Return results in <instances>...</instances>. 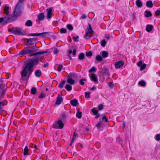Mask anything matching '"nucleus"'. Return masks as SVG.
Listing matches in <instances>:
<instances>
[{"label":"nucleus","instance_id":"1","mask_svg":"<svg viewBox=\"0 0 160 160\" xmlns=\"http://www.w3.org/2000/svg\"><path fill=\"white\" fill-rule=\"evenodd\" d=\"M42 56L37 57L35 58L30 60L23 67V70L20 72L22 79L23 81L28 80L33 71L34 66L37 65L41 61Z\"/></svg>","mask_w":160,"mask_h":160},{"label":"nucleus","instance_id":"2","mask_svg":"<svg viewBox=\"0 0 160 160\" xmlns=\"http://www.w3.org/2000/svg\"><path fill=\"white\" fill-rule=\"evenodd\" d=\"M19 2L16 5L12 14L8 15L11 22L16 20L22 14V11L20 8Z\"/></svg>","mask_w":160,"mask_h":160},{"label":"nucleus","instance_id":"3","mask_svg":"<svg viewBox=\"0 0 160 160\" xmlns=\"http://www.w3.org/2000/svg\"><path fill=\"white\" fill-rule=\"evenodd\" d=\"M38 48L39 47H37L36 45L28 47V49H25L22 50L21 52L19 53V54L22 55L32 53L37 50Z\"/></svg>","mask_w":160,"mask_h":160},{"label":"nucleus","instance_id":"4","mask_svg":"<svg viewBox=\"0 0 160 160\" xmlns=\"http://www.w3.org/2000/svg\"><path fill=\"white\" fill-rule=\"evenodd\" d=\"M88 27H87L85 30V34L84 38L86 39H89L91 37L93 34L94 32L92 29L91 26L90 24H88Z\"/></svg>","mask_w":160,"mask_h":160},{"label":"nucleus","instance_id":"5","mask_svg":"<svg viewBox=\"0 0 160 160\" xmlns=\"http://www.w3.org/2000/svg\"><path fill=\"white\" fill-rule=\"evenodd\" d=\"M8 31L17 35H24L25 34L22 32V29L20 28L15 27L8 29Z\"/></svg>","mask_w":160,"mask_h":160},{"label":"nucleus","instance_id":"6","mask_svg":"<svg viewBox=\"0 0 160 160\" xmlns=\"http://www.w3.org/2000/svg\"><path fill=\"white\" fill-rule=\"evenodd\" d=\"M11 22L8 16L0 18V24L5 25L7 23Z\"/></svg>","mask_w":160,"mask_h":160},{"label":"nucleus","instance_id":"7","mask_svg":"<svg viewBox=\"0 0 160 160\" xmlns=\"http://www.w3.org/2000/svg\"><path fill=\"white\" fill-rule=\"evenodd\" d=\"M64 124L61 120H58L57 123L53 124L52 128H54L62 129L64 127Z\"/></svg>","mask_w":160,"mask_h":160},{"label":"nucleus","instance_id":"8","mask_svg":"<svg viewBox=\"0 0 160 160\" xmlns=\"http://www.w3.org/2000/svg\"><path fill=\"white\" fill-rule=\"evenodd\" d=\"M26 41L27 42V45L33 44L37 42V39L36 38L27 39L26 40Z\"/></svg>","mask_w":160,"mask_h":160},{"label":"nucleus","instance_id":"9","mask_svg":"<svg viewBox=\"0 0 160 160\" xmlns=\"http://www.w3.org/2000/svg\"><path fill=\"white\" fill-rule=\"evenodd\" d=\"M62 95V93L58 94V96L56 98V101L55 103L56 105H59L63 101V98L61 96Z\"/></svg>","mask_w":160,"mask_h":160},{"label":"nucleus","instance_id":"10","mask_svg":"<svg viewBox=\"0 0 160 160\" xmlns=\"http://www.w3.org/2000/svg\"><path fill=\"white\" fill-rule=\"evenodd\" d=\"M124 62L122 60H120L115 63V66L116 68L118 69L122 67L124 65Z\"/></svg>","mask_w":160,"mask_h":160},{"label":"nucleus","instance_id":"11","mask_svg":"<svg viewBox=\"0 0 160 160\" xmlns=\"http://www.w3.org/2000/svg\"><path fill=\"white\" fill-rule=\"evenodd\" d=\"M72 75L71 74L68 76V78H68L67 82L70 84L73 85L75 83V81L72 78Z\"/></svg>","mask_w":160,"mask_h":160},{"label":"nucleus","instance_id":"12","mask_svg":"<svg viewBox=\"0 0 160 160\" xmlns=\"http://www.w3.org/2000/svg\"><path fill=\"white\" fill-rule=\"evenodd\" d=\"M52 9L51 8H48L47 9V18L48 19L51 18L52 14Z\"/></svg>","mask_w":160,"mask_h":160},{"label":"nucleus","instance_id":"13","mask_svg":"<svg viewBox=\"0 0 160 160\" xmlns=\"http://www.w3.org/2000/svg\"><path fill=\"white\" fill-rule=\"evenodd\" d=\"M101 73L105 76L109 77L110 75L109 70L107 68H104L101 71Z\"/></svg>","mask_w":160,"mask_h":160},{"label":"nucleus","instance_id":"14","mask_svg":"<svg viewBox=\"0 0 160 160\" xmlns=\"http://www.w3.org/2000/svg\"><path fill=\"white\" fill-rule=\"evenodd\" d=\"M49 33V32H44L41 33H32L30 35V36H39L41 35H42V37H45V36L44 35L45 34L47 33L48 34Z\"/></svg>","mask_w":160,"mask_h":160},{"label":"nucleus","instance_id":"15","mask_svg":"<svg viewBox=\"0 0 160 160\" xmlns=\"http://www.w3.org/2000/svg\"><path fill=\"white\" fill-rule=\"evenodd\" d=\"M90 78L92 81H93L95 82H98L97 78L96 76L93 73H91V76H90Z\"/></svg>","mask_w":160,"mask_h":160},{"label":"nucleus","instance_id":"16","mask_svg":"<svg viewBox=\"0 0 160 160\" xmlns=\"http://www.w3.org/2000/svg\"><path fill=\"white\" fill-rule=\"evenodd\" d=\"M92 112L94 115H96L95 118H98L99 116V114L98 113V111L96 110L94 108H93L92 110Z\"/></svg>","mask_w":160,"mask_h":160},{"label":"nucleus","instance_id":"17","mask_svg":"<svg viewBox=\"0 0 160 160\" xmlns=\"http://www.w3.org/2000/svg\"><path fill=\"white\" fill-rule=\"evenodd\" d=\"M48 52V51H43V52H36L30 54H29V56L30 57H32L33 56H36L38 54H41L46 53L47 52Z\"/></svg>","mask_w":160,"mask_h":160},{"label":"nucleus","instance_id":"18","mask_svg":"<svg viewBox=\"0 0 160 160\" xmlns=\"http://www.w3.org/2000/svg\"><path fill=\"white\" fill-rule=\"evenodd\" d=\"M5 89H0V100H1L5 95Z\"/></svg>","mask_w":160,"mask_h":160},{"label":"nucleus","instance_id":"19","mask_svg":"<svg viewBox=\"0 0 160 160\" xmlns=\"http://www.w3.org/2000/svg\"><path fill=\"white\" fill-rule=\"evenodd\" d=\"M70 103L73 106H76L78 104V101L76 99L72 100L70 101Z\"/></svg>","mask_w":160,"mask_h":160},{"label":"nucleus","instance_id":"20","mask_svg":"<svg viewBox=\"0 0 160 160\" xmlns=\"http://www.w3.org/2000/svg\"><path fill=\"white\" fill-rule=\"evenodd\" d=\"M9 7L8 6H5L4 8L3 13L6 15L7 16H8L9 15V12L8 11Z\"/></svg>","mask_w":160,"mask_h":160},{"label":"nucleus","instance_id":"21","mask_svg":"<svg viewBox=\"0 0 160 160\" xmlns=\"http://www.w3.org/2000/svg\"><path fill=\"white\" fill-rule=\"evenodd\" d=\"M77 112L76 114V117L78 118H81L82 117V112H80V109L79 108H78L77 109Z\"/></svg>","mask_w":160,"mask_h":160},{"label":"nucleus","instance_id":"22","mask_svg":"<svg viewBox=\"0 0 160 160\" xmlns=\"http://www.w3.org/2000/svg\"><path fill=\"white\" fill-rule=\"evenodd\" d=\"M45 16L43 13H40L38 16V18L39 20L42 21L44 18Z\"/></svg>","mask_w":160,"mask_h":160},{"label":"nucleus","instance_id":"23","mask_svg":"<svg viewBox=\"0 0 160 160\" xmlns=\"http://www.w3.org/2000/svg\"><path fill=\"white\" fill-rule=\"evenodd\" d=\"M153 27L152 25H148L146 26V30L148 32H150L152 30Z\"/></svg>","mask_w":160,"mask_h":160},{"label":"nucleus","instance_id":"24","mask_svg":"<svg viewBox=\"0 0 160 160\" xmlns=\"http://www.w3.org/2000/svg\"><path fill=\"white\" fill-rule=\"evenodd\" d=\"M42 74L41 71L40 70H37L35 72V75L37 77H40Z\"/></svg>","mask_w":160,"mask_h":160},{"label":"nucleus","instance_id":"25","mask_svg":"<svg viewBox=\"0 0 160 160\" xmlns=\"http://www.w3.org/2000/svg\"><path fill=\"white\" fill-rule=\"evenodd\" d=\"M146 6L149 8H151L153 6L152 2L151 0L148 1L146 4Z\"/></svg>","mask_w":160,"mask_h":160},{"label":"nucleus","instance_id":"26","mask_svg":"<svg viewBox=\"0 0 160 160\" xmlns=\"http://www.w3.org/2000/svg\"><path fill=\"white\" fill-rule=\"evenodd\" d=\"M7 104V101L4 100L2 102H0V110L2 108V107Z\"/></svg>","mask_w":160,"mask_h":160},{"label":"nucleus","instance_id":"27","mask_svg":"<svg viewBox=\"0 0 160 160\" xmlns=\"http://www.w3.org/2000/svg\"><path fill=\"white\" fill-rule=\"evenodd\" d=\"M29 149L28 148L27 146H26L24 148L23 152V155L24 156H26L27 155H28V152L29 151Z\"/></svg>","mask_w":160,"mask_h":160},{"label":"nucleus","instance_id":"28","mask_svg":"<svg viewBox=\"0 0 160 160\" xmlns=\"http://www.w3.org/2000/svg\"><path fill=\"white\" fill-rule=\"evenodd\" d=\"M145 13L146 14L144 15L146 17H150L152 15L150 11L146 10L145 11Z\"/></svg>","mask_w":160,"mask_h":160},{"label":"nucleus","instance_id":"29","mask_svg":"<svg viewBox=\"0 0 160 160\" xmlns=\"http://www.w3.org/2000/svg\"><path fill=\"white\" fill-rule=\"evenodd\" d=\"M32 23L31 20H27L25 23V25L28 27H31L32 26Z\"/></svg>","mask_w":160,"mask_h":160},{"label":"nucleus","instance_id":"30","mask_svg":"<svg viewBox=\"0 0 160 160\" xmlns=\"http://www.w3.org/2000/svg\"><path fill=\"white\" fill-rule=\"evenodd\" d=\"M136 4L138 7H141L142 6V3L140 0H137L136 2Z\"/></svg>","mask_w":160,"mask_h":160},{"label":"nucleus","instance_id":"31","mask_svg":"<svg viewBox=\"0 0 160 160\" xmlns=\"http://www.w3.org/2000/svg\"><path fill=\"white\" fill-rule=\"evenodd\" d=\"M102 55L103 58H106L108 57V54L107 52L103 51L102 53Z\"/></svg>","mask_w":160,"mask_h":160},{"label":"nucleus","instance_id":"32","mask_svg":"<svg viewBox=\"0 0 160 160\" xmlns=\"http://www.w3.org/2000/svg\"><path fill=\"white\" fill-rule=\"evenodd\" d=\"M96 60L99 62H101L102 60V57L100 55H98L96 57Z\"/></svg>","mask_w":160,"mask_h":160},{"label":"nucleus","instance_id":"33","mask_svg":"<svg viewBox=\"0 0 160 160\" xmlns=\"http://www.w3.org/2000/svg\"><path fill=\"white\" fill-rule=\"evenodd\" d=\"M138 84L141 86L144 87L146 85V83L143 80H141L139 82Z\"/></svg>","mask_w":160,"mask_h":160},{"label":"nucleus","instance_id":"34","mask_svg":"<svg viewBox=\"0 0 160 160\" xmlns=\"http://www.w3.org/2000/svg\"><path fill=\"white\" fill-rule=\"evenodd\" d=\"M84 58V55L83 53H80L78 56V59L80 60H82Z\"/></svg>","mask_w":160,"mask_h":160},{"label":"nucleus","instance_id":"35","mask_svg":"<svg viewBox=\"0 0 160 160\" xmlns=\"http://www.w3.org/2000/svg\"><path fill=\"white\" fill-rule=\"evenodd\" d=\"M65 88L68 91H70L72 90V87L68 84H67L65 86Z\"/></svg>","mask_w":160,"mask_h":160},{"label":"nucleus","instance_id":"36","mask_svg":"<svg viewBox=\"0 0 160 160\" xmlns=\"http://www.w3.org/2000/svg\"><path fill=\"white\" fill-rule=\"evenodd\" d=\"M36 89L35 87H33L31 89V92L32 94L34 95L36 93Z\"/></svg>","mask_w":160,"mask_h":160},{"label":"nucleus","instance_id":"37","mask_svg":"<svg viewBox=\"0 0 160 160\" xmlns=\"http://www.w3.org/2000/svg\"><path fill=\"white\" fill-rule=\"evenodd\" d=\"M65 82H66V81H64V80L62 81L60 83V85L59 86V87L61 88H62L63 87L64 85L65 84Z\"/></svg>","mask_w":160,"mask_h":160},{"label":"nucleus","instance_id":"38","mask_svg":"<svg viewBox=\"0 0 160 160\" xmlns=\"http://www.w3.org/2000/svg\"><path fill=\"white\" fill-rule=\"evenodd\" d=\"M77 136H78L77 133H76L75 132H74L73 133V137L71 142V143L70 144V145H71L72 143L73 142V141L74 140Z\"/></svg>","mask_w":160,"mask_h":160},{"label":"nucleus","instance_id":"39","mask_svg":"<svg viewBox=\"0 0 160 160\" xmlns=\"http://www.w3.org/2000/svg\"><path fill=\"white\" fill-rule=\"evenodd\" d=\"M102 123L101 122H98L97 124L96 125V127H97L98 129H99L101 127L102 125Z\"/></svg>","mask_w":160,"mask_h":160},{"label":"nucleus","instance_id":"40","mask_svg":"<svg viewBox=\"0 0 160 160\" xmlns=\"http://www.w3.org/2000/svg\"><path fill=\"white\" fill-rule=\"evenodd\" d=\"M96 69L94 67H92V68L89 70L88 72L89 73H91L92 72H96Z\"/></svg>","mask_w":160,"mask_h":160},{"label":"nucleus","instance_id":"41","mask_svg":"<svg viewBox=\"0 0 160 160\" xmlns=\"http://www.w3.org/2000/svg\"><path fill=\"white\" fill-rule=\"evenodd\" d=\"M67 27L68 29L70 30H72L73 29L72 26L71 24H68Z\"/></svg>","mask_w":160,"mask_h":160},{"label":"nucleus","instance_id":"42","mask_svg":"<svg viewBox=\"0 0 160 160\" xmlns=\"http://www.w3.org/2000/svg\"><path fill=\"white\" fill-rule=\"evenodd\" d=\"M60 32L61 33H66L67 32V30L64 28H62L60 30Z\"/></svg>","mask_w":160,"mask_h":160},{"label":"nucleus","instance_id":"43","mask_svg":"<svg viewBox=\"0 0 160 160\" xmlns=\"http://www.w3.org/2000/svg\"><path fill=\"white\" fill-rule=\"evenodd\" d=\"M106 43V42L104 39H103L102 40L101 42V46L103 47H104Z\"/></svg>","mask_w":160,"mask_h":160},{"label":"nucleus","instance_id":"44","mask_svg":"<svg viewBox=\"0 0 160 160\" xmlns=\"http://www.w3.org/2000/svg\"><path fill=\"white\" fill-rule=\"evenodd\" d=\"M86 79L85 78H82L80 79V83L81 85H84V81H86Z\"/></svg>","mask_w":160,"mask_h":160},{"label":"nucleus","instance_id":"45","mask_svg":"<svg viewBox=\"0 0 160 160\" xmlns=\"http://www.w3.org/2000/svg\"><path fill=\"white\" fill-rule=\"evenodd\" d=\"M58 66L57 70L58 71L60 72L62 68L63 65H58Z\"/></svg>","mask_w":160,"mask_h":160},{"label":"nucleus","instance_id":"46","mask_svg":"<svg viewBox=\"0 0 160 160\" xmlns=\"http://www.w3.org/2000/svg\"><path fill=\"white\" fill-rule=\"evenodd\" d=\"M155 139L157 141H159L160 140V134H157L155 137Z\"/></svg>","mask_w":160,"mask_h":160},{"label":"nucleus","instance_id":"47","mask_svg":"<svg viewBox=\"0 0 160 160\" xmlns=\"http://www.w3.org/2000/svg\"><path fill=\"white\" fill-rule=\"evenodd\" d=\"M4 87H5V85H3L2 82L0 80V89H3V88H4Z\"/></svg>","mask_w":160,"mask_h":160},{"label":"nucleus","instance_id":"48","mask_svg":"<svg viewBox=\"0 0 160 160\" xmlns=\"http://www.w3.org/2000/svg\"><path fill=\"white\" fill-rule=\"evenodd\" d=\"M86 55L87 57H90L92 55V53L91 51L87 52L86 53Z\"/></svg>","mask_w":160,"mask_h":160},{"label":"nucleus","instance_id":"49","mask_svg":"<svg viewBox=\"0 0 160 160\" xmlns=\"http://www.w3.org/2000/svg\"><path fill=\"white\" fill-rule=\"evenodd\" d=\"M146 65L144 63L141 66V68H140V69L141 70H143L146 67Z\"/></svg>","mask_w":160,"mask_h":160},{"label":"nucleus","instance_id":"50","mask_svg":"<svg viewBox=\"0 0 160 160\" xmlns=\"http://www.w3.org/2000/svg\"><path fill=\"white\" fill-rule=\"evenodd\" d=\"M102 120L105 122H107L108 121V119L105 116H103L102 118Z\"/></svg>","mask_w":160,"mask_h":160},{"label":"nucleus","instance_id":"51","mask_svg":"<svg viewBox=\"0 0 160 160\" xmlns=\"http://www.w3.org/2000/svg\"><path fill=\"white\" fill-rule=\"evenodd\" d=\"M90 93L89 92H85V97L86 98H88L90 97Z\"/></svg>","mask_w":160,"mask_h":160},{"label":"nucleus","instance_id":"52","mask_svg":"<svg viewBox=\"0 0 160 160\" xmlns=\"http://www.w3.org/2000/svg\"><path fill=\"white\" fill-rule=\"evenodd\" d=\"M79 38V36H77L76 37L74 36L72 38L74 40L77 42H78V40L77 39Z\"/></svg>","mask_w":160,"mask_h":160},{"label":"nucleus","instance_id":"53","mask_svg":"<svg viewBox=\"0 0 160 160\" xmlns=\"http://www.w3.org/2000/svg\"><path fill=\"white\" fill-rule=\"evenodd\" d=\"M155 15L156 16H158L160 15V10L159 9H158L155 12Z\"/></svg>","mask_w":160,"mask_h":160},{"label":"nucleus","instance_id":"54","mask_svg":"<svg viewBox=\"0 0 160 160\" xmlns=\"http://www.w3.org/2000/svg\"><path fill=\"white\" fill-rule=\"evenodd\" d=\"M45 97V95L43 93H41L39 96H38V98H44Z\"/></svg>","mask_w":160,"mask_h":160},{"label":"nucleus","instance_id":"55","mask_svg":"<svg viewBox=\"0 0 160 160\" xmlns=\"http://www.w3.org/2000/svg\"><path fill=\"white\" fill-rule=\"evenodd\" d=\"M66 117V115L65 114H62L61 115V119L62 120H64Z\"/></svg>","mask_w":160,"mask_h":160},{"label":"nucleus","instance_id":"56","mask_svg":"<svg viewBox=\"0 0 160 160\" xmlns=\"http://www.w3.org/2000/svg\"><path fill=\"white\" fill-rule=\"evenodd\" d=\"M103 108V105L101 104L100 105H99L98 106V109L99 110H102Z\"/></svg>","mask_w":160,"mask_h":160},{"label":"nucleus","instance_id":"57","mask_svg":"<svg viewBox=\"0 0 160 160\" xmlns=\"http://www.w3.org/2000/svg\"><path fill=\"white\" fill-rule=\"evenodd\" d=\"M142 64V61H139L138 63H137V65L139 67H140L141 66Z\"/></svg>","mask_w":160,"mask_h":160},{"label":"nucleus","instance_id":"58","mask_svg":"<svg viewBox=\"0 0 160 160\" xmlns=\"http://www.w3.org/2000/svg\"><path fill=\"white\" fill-rule=\"evenodd\" d=\"M108 86L110 88H112L113 86V83L112 82H110L108 84Z\"/></svg>","mask_w":160,"mask_h":160},{"label":"nucleus","instance_id":"59","mask_svg":"<svg viewBox=\"0 0 160 160\" xmlns=\"http://www.w3.org/2000/svg\"><path fill=\"white\" fill-rule=\"evenodd\" d=\"M87 17V16L86 15V14H83L82 16V17H80V19H85V18Z\"/></svg>","mask_w":160,"mask_h":160},{"label":"nucleus","instance_id":"60","mask_svg":"<svg viewBox=\"0 0 160 160\" xmlns=\"http://www.w3.org/2000/svg\"><path fill=\"white\" fill-rule=\"evenodd\" d=\"M76 50L75 49H74L73 51L72 55L74 56L76 55Z\"/></svg>","mask_w":160,"mask_h":160},{"label":"nucleus","instance_id":"61","mask_svg":"<svg viewBox=\"0 0 160 160\" xmlns=\"http://www.w3.org/2000/svg\"><path fill=\"white\" fill-rule=\"evenodd\" d=\"M58 52V50L57 48H55L53 52L54 54H57Z\"/></svg>","mask_w":160,"mask_h":160},{"label":"nucleus","instance_id":"62","mask_svg":"<svg viewBox=\"0 0 160 160\" xmlns=\"http://www.w3.org/2000/svg\"><path fill=\"white\" fill-rule=\"evenodd\" d=\"M48 62H46V63L44 64L43 65V66L44 68H46L47 67H48Z\"/></svg>","mask_w":160,"mask_h":160},{"label":"nucleus","instance_id":"63","mask_svg":"<svg viewBox=\"0 0 160 160\" xmlns=\"http://www.w3.org/2000/svg\"><path fill=\"white\" fill-rule=\"evenodd\" d=\"M96 89V88L95 87L93 86L92 88H91V90H94L95 89Z\"/></svg>","mask_w":160,"mask_h":160},{"label":"nucleus","instance_id":"64","mask_svg":"<svg viewBox=\"0 0 160 160\" xmlns=\"http://www.w3.org/2000/svg\"><path fill=\"white\" fill-rule=\"evenodd\" d=\"M72 52V50L71 49H70L69 50L68 53L69 54H71Z\"/></svg>","mask_w":160,"mask_h":160}]
</instances>
